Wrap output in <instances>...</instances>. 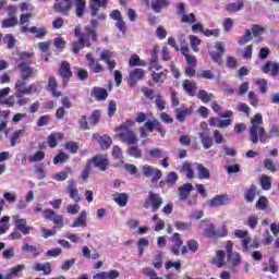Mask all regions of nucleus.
Wrapping results in <instances>:
<instances>
[{
  "label": "nucleus",
  "instance_id": "nucleus-1",
  "mask_svg": "<svg viewBox=\"0 0 279 279\" xmlns=\"http://www.w3.org/2000/svg\"><path fill=\"white\" fill-rule=\"evenodd\" d=\"M267 131L263 128V114L256 113L254 118L251 119V126L248 128V141L253 145H258V143L265 144L267 142Z\"/></svg>",
  "mask_w": 279,
  "mask_h": 279
},
{
  "label": "nucleus",
  "instance_id": "nucleus-2",
  "mask_svg": "<svg viewBox=\"0 0 279 279\" xmlns=\"http://www.w3.org/2000/svg\"><path fill=\"white\" fill-rule=\"evenodd\" d=\"M84 31L86 35H81L77 41L72 43V51L73 53H80L84 47H90V39L94 43H97V31L90 28V26H85Z\"/></svg>",
  "mask_w": 279,
  "mask_h": 279
},
{
  "label": "nucleus",
  "instance_id": "nucleus-3",
  "mask_svg": "<svg viewBox=\"0 0 279 279\" xmlns=\"http://www.w3.org/2000/svg\"><path fill=\"white\" fill-rule=\"evenodd\" d=\"M27 82H29V80L27 78H21L16 81L15 97H23V95H32V93H36V90H38V88L36 87V84H32L28 87H25L27 86Z\"/></svg>",
  "mask_w": 279,
  "mask_h": 279
},
{
  "label": "nucleus",
  "instance_id": "nucleus-4",
  "mask_svg": "<svg viewBox=\"0 0 279 279\" xmlns=\"http://www.w3.org/2000/svg\"><path fill=\"white\" fill-rule=\"evenodd\" d=\"M142 175H144V178H151L150 182L156 184V182L162 180V170L146 163L142 166Z\"/></svg>",
  "mask_w": 279,
  "mask_h": 279
},
{
  "label": "nucleus",
  "instance_id": "nucleus-5",
  "mask_svg": "<svg viewBox=\"0 0 279 279\" xmlns=\"http://www.w3.org/2000/svg\"><path fill=\"white\" fill-rule=\"evenodd\" d=\"M121 130L122 131L119 133V138L122 143H125V145H136L138 143V137L134 131L125 126H121Z\"/></svg>",
  "mask_w": 279,
  "mask_h": 279
},
{
  "label": "nucleus",
  "instance_id": "nucleus-6",
  "mask_svg": "<svg viewBox=\"0 0 279 279\" xmlns=\"http://www.w3.org/2000/svg\"><path fill=\"white\" fill-rule=\"evenodd\" d=\"M232 247H234V243L232 241H228L226 244L228 263H229V265L236 267V265H239V263H241V255L239 253H233Z\"/></svg>",
  "mask_w": 279,
  "mask_h": 279
},
{
  "label": "nucleus",
  "instance_id": "nucleus-7",
  "mask_svg": "<svg viewBox=\"0 0 279 279\" xmlns=\"http://www.w3.org/2000/svg\"><path fill=\"white\" fill-rule=\"evenodd\" d=\"M72 5L73 0H56L53 9L56 12L63 14V16H68L69 12H71Z\"/></svg>",
  "mask_w": 279,
  "mask_h": 279
},
{
  "label": "nucleus",
  "instance_id": "nucleus-8",
  "mask_svg": "<svg viewBox=\"0 0 279 279\" xmlns=\"http://www.w3.org/2000/svg\"><path fill=\"white\" fill-rule=\"evenodd\" d=\"M44 217L49 221H53L58 228H64V218L58 215L53 209L44 210Z\"/></svg>",
  "mask_w": 279,
  "mask_h": 279
},
{
  "label": "nucleus",
  "instance_id": "nucleus-9",
  "mask_svg": "<svg viewBox=\"0 0 279 279\" xmlns=\"http://www.w3.org/2000/svg\"><path fill=\"white\" fill-rule=\"evenodd\" d=\"M13 220L15 222V228L22 234H29L34 230V227H27V220L24 218H21L19 215L13 216Z\"/></svg>",
  "mask_w": 279,
  "mask_h": 279
},
{
  "label": "nucleus",
  "instance_id": "nucleus-10",
  "mask_svg": "<svg viewBox=\"0 0 279 279\" xmlns=\"http://www.w3.org/2000/svg\"><path fill=\"white\" fill-rule=\"evenodd\" d=\"M112 51L110 50L100 51V60H102V62H106L110 73H112V71H114V69L117 68V61L112 59Z\"/></svg>",
  "mask_w": 279,
  "mask_h": 279
},
{
  "label": "nucleus",
  "instance_id": "nucleus-11",
  "mask_svg": "<svg viewBox=\"0 0 279 279\" xmlns=\"http://www.w3.org/2000/svg\"><path fill=\"white\" fill-rule=\"evenodd\" d=\"M230 202V196L228 194L216 195L214 198L207 202L208 206L211 208H219V206H226Z\"/></svg>",
  "mask_w": 279,
  "mask_h": 279
},
{
  "label": "nucleus",
  "instance_id": "nucleus-12",
  "mask_svg": "<svg viewBox=\"0 0 279 279\" xmlns=\"http://www.w3.org/2000/svg\"><path fill=\"white\" fill-rule=\"evenodd\" d=\"M59 74L62 77L63 84H66L69 80L73 77V72H71V64H69L66 61L61 62Z\"/></svg>",
  "mask_w": 279,
  "mask_h": 279
},
{
  "label": "nucleus",
  "instance_id": "nucleus-13",
  "mask_svg": "<svg viewBox=\"0 0 279 279\" xmlns=\"http://www.w3.org/2000/svg\"><path fill=\"white\" fill-rule=\"evenodd\" d=\"M94 166L100 171H106L110 166L108 155H97L93 158Z\"/></svg>",
  "mask_w": 279,
  "mask_h": 279
},
{
  "label": "nucleus",
  "instance_id": "nucleus-14",
  "mask_svg": "<svg viewBox=\"0 0 279 279\" xmlns=\"http://www.w3.org/2000/svg\"><path fill=\"white\" fill-rule=\"evenodd\" d=\"M17 69L21 73L22 80H29V77H34V68L29 66V63L21 62L17 64Z\"/></svg>",
  "mask_w": 279,
  "mask_h": 279
},
{
  "label": "nucleus",
  "instance_id": "nucleus-15",
  "mask_svg": "<svg viewBox=\"0 0 279 279\" xmlns=\"http://www.w3.org/2000/svg\"><path fill=\"white\" fill-rule=\"evenodd\" d=\"M190 114H193V109L189 107L181 106L175 109V119L177 121H180V123H184V121H186V117Z\"/></svg>",
  "mask_w": 279,
  "mask_h": 279
},
{
  "label": "nucleus",
  "instance_id": "nucleus-16",
  "mask_svg": "<svg viewBox=\"0 0 279 279\" xmlns=\"http://www.w3.org/2000/svg\"><path fill=\"white\" fill-rule=\"evenodd\" d=\"M171 241L173 243V245L170 248L172 254H174V256H180V247L184 245V242L182 241L180 233H173Z\"/></svg>",
  "mask_w": 279,
  "mask_h": 279
},
{
  "label": "nucleus",
  "instance_id": "nucleus-17",
  "mask_svg": "<svg viewBox=\"0 0 279 279\" xmlns=\"http://www.w3.org/2000/svg\"><path fill=\"white\" fill-rule=\"evenodd\" d=\"M201 143L204 149H210L213 147V137H210V130L206 129L205 131L198 133Z\"/></svg>",
  "mask_w": 279,
  "mask_h": 279
},
{
  "label": "nucleus",
  "instance_id": "nucleus-18",
  "mask_svg": "<svg viewBox=\"0 0 279 279\" xmlns=\"http://www.w3.org/2000/svg\"><path fill=\"white\" fill-rule=\"evenodd\" d=\"M108 0H90L89 8L92 16H97L100 8H106Z\"/></svg>",
  "mask_w": 279,
  "mask_h": 279
},
{
  "label": "nucleus",
  "instance_id": "nucleus-19",
  "mask_svg": "<svg viewBox=\"0 0 279 279\" xmlns=\"http://www.w3.org/2000/svg\"><path fill=\"white\" fill-rule=\"evenodd\" d=\"M245 7V2L243 0H238L235 2L228 3L225 7L226 12H229V14H235V12H241L243 8Z\"/></svg>",
  "mask_w": 279,
  "mask_h": 279
},
{
  "label": "nucleus",
  "instance_id": "nucleus-20",
  "mask_svg": "<svg viewBox=\"0 0 279 279\" xmlns=\"http://www.w3.org/2000/svg\"><path fill=\"white\" fill-rule=\"evenodd\" d=\"M47 90H50L52 97H62V93L58 90V81L56 80V76L48 77Z\"/></svg>",
  "mask_w": 279,
  "mask_h": 279
},
{
  "label": "nucleus",
  "instance_id": "nucleus-21",
  "mask_svg": "<svg viewBox=\"0 0 279 279\" xmlns=\"http://www.w3.org/2000/svg\"><path fill=\"white\" fill-rule=\"evenodd\" d=\"M149 202H150V206L153 208V213H156L158 210V208H160V206H162V197H160L159 194H156L154 192H149Z\"/></svg>",
  "mask_w": 279,
  "mask_h": 279
},
{
  "label": "nucleus",
  "instance_id": "nucleus-22",
  "mask_svg": "<svg viewBox=\"0 0 279 279\" xmlns=\"http://www.w3.org/2000/svg\"><path fill=\"white\" fill-rule=\"evenodd\" d=\"M143 77H145V71L143 69H135L129 75V85L134 86Z\"/></svg>",
  "mask_w": 279,
  "mask_h": 279
},
{
  "label": "nucleus",
  "instance_id": "nucleus-23",
  "mask_svg": "<svg viewBox=\"0 0 279 279\" xmlns=\"http://www.w3.org/2000/svg\"><path fill=\"white\" fill-rule=\"evenodd\" d=\"M234 235L238 238V239H242V246H243V250L245 252H247V250H250V243L252 241L251 238H247V231H243V230H235L234 231Z\"/></svg>",
  "mask_w": 279,
  "mask_h": 279
},
{
  "label": "nucleus",
  "instance_id": "nucleus-24",
  "mask_svg": "<svg viewBox=\"0 0 279 279\" xmlns=\"http://www.w3.org/2000/svg\"><path fill=\"white\" fill-rule=\"evenodd\" d=\"M195 187L191 183H185L179 187V199H186L191 192L194 191Z\"/></svg>",
  "mask_w": 279,
  "mask_h": 279
},
{
  "label": "nucleus",
  "instance_id": "nucleus-25",
  "mask_svg": "<svg viewBox=\"0 0 279 279\" xmlns=\"http://www.w3.org/2000/svg\"><path fill=\"white\" fill-rule=\"evenodd\" d=\"M183 89L190 97H195V93H197V83L185 80L183 82Z\"/></svg>",
  "mask_w": 279,
  "mask_h": 279
},
{
  "label": "nucleus",
  "instance_id": "nucleus-26",
  "mask_svg": "<svg viewBox=\"0 0 279 279\" xmlns=\"http://www.w3.org/2000/svg\"><path fill=\"white\" fill-rule=\"evenodd\" d=\"M154 12H156L157 14H159V12H162L163 8H169L170 2L169 0H154L150 3Z\"/></svg>",
  "mask_w": 279,
  "mask_h": 279
},
{
  "label": "nucleus",
  "instance_id": "nucleus-27",
  "mask_svg": "<svg viewBox=\"0 0 279 279\" xmlns=\"http://www.w3.org/2000/svg\"><path fill=\"white\" fill-rule=\"evenodd\" d=\"M33 271H44L45 276H49L51 274V264L50 263H35L32 266Z\"/></svg>",
  "mask_w": 279,
  "mask_h": 279
},
{
  "label": "nucleus",
  "instance_id": "nucleus-28",
  "mask_svg": "<svg viewBox=\"0 0 279 279\" xmlns=\"http://www.w3.org/2000/svg\"><path fill=\"white\" fill-rule=\"evenodd\" d=\"M74 5L76 8V16L78 19H82V16H84V13L86 12V0H74Z\"/></svg>",
  "mask_w": 279,
  "mask_h": 279
},
{
  "label": "nucleus",
  "instance_id": "nucleus-29",
  "mask_svg": "<svg viewBox=\"0 0 279 279\" xmlns=\"http://www.w3.org/2000/svg\"><path fill=\"white\" fill-rule=\"evenodd\" d=\"M93 97H95L97 101H105V99H108V90H106V88L95 87L93 89Z\"/></svg>",
  "mask_w": 279,
  "mask_h": 279
},
{
  "label": "nucleus",
  "instance_id": "nucleus-30",
  "mask_svg": "<svg viewBox=\"0 0 279 279\" xmlns=\"http://www.w3.org/2000/svg\"><path fill=\"white\" fill-rule=\"evenodd\" d=\"M264 73H269L271 71V75L276 77L279 75V63H271V62H266L265 66L263 68Z\"/></svg>",
  "mask_w": 279,
  "mask_h": 279
},
{
  "label": "nucleus",
  "instance_id": "nucleus-31",
  "mask_svg": "<svg viewBox=\"0 0 279 279\" xmlns=\"http://www.w3.org/2000/svg\"><path fill=\"white\" fill-rule=\"evenodd\" d=\"M71 228H86V211H82L71 225Z\"/></svg>",
  "mask_w": 279,
  "mask_h": 279
},
{
  "label": "nucleus",
  "instance_id": "nucleus-32",
  "mask_svg": "<svg viewBox=\"0 0 279 279\" xmlns=\"http://www.w3.org/2000/svg\"><path fill=\"white\" fill-rule=\"evenodd\" d=\"M205 235L208 236L209 239L213 236H226V230H223L222 232H219L215 230V225H209L205 229Z\"/></svg>",
  "mask_w": 279,
  "mask_h": 279
},
{
  "label": "nucleus",
  "instance_id": "nucleus-33",
  "mask_svg": "<svg viewBox=\"0 0 279 279\" xmlns=\"http://www.w3.org/2000/svg\"><path fill=\"white\" fill-rule=\"evenodd\" d=\"M75 181H71L70 185L68 186L70 197L74 199V202H82V197H80V193L77 192V189H75Z\"/></svg>",
  "mask_w": 279,
  "mask_h": 279
},
{
  "label": "nucleus",
  "instance_id": "nucleus-34",
  "mask_svg": "<svg viewBox=\"0 0 279 279\" xmlns=\"http://www.w3.org/2000/svg\"><path fill=\"white\" fill-rule=\"evenodd\" d=\"M214 265H216V267H223V265H226V252L217 251L214 257Z\"/></svg>",
  "mask_w": 279,
  "mask_h": 279
},
{
  "label": "nucleus",
  "instance_id": "nucleus-35",
  "mask_svg": "<svg viewBox=\"0 0 279 279\" xmlns=\"http://www.w3.org/2000/svg\"><path fill=\"white\" fill-rule=\"evenodd\" d=\"M64 135L62 133H52L48 136V145L49 147H56L58 145V141H62Z\"/></svg>",
  "mask_w": 279,
  "mask_h": 279
},
{
  "label": "nucleus",
  "instance_id": "nucleus-36",
  "mask_svg": "<svg viewBox=\"0 0 279 279\" xmlns=\"http://www.w3.org/2000/svg\"><path fill=\"white\" fill-rule=\"evenodd\" d=\"M128 194L125 193H119L113 195V201L116 202V204H118V206H121V208H123V206H128Z\"/></svg>",
  "mask_w": 279,
  "mask_h": 279
},
{
  "label": "nucleus",
  "instance_id": "nucleus-37",
  "mask_svg": "<svg viewBox=\"0 0 279 279\" xmlns=\"http://www.w3.org/2000/svg\"><path fill=\"white\" fill-rule=\"evenodd\" d=\"M199 180H210V171L202 163L197 165Z\"/></svg>",
  "mask_w": 279,
  "mask_h": 279
},
{
  "label": "nucleus",
  "instance_id": "nucleus-38",
  "mask_svg": "<svg viewBox=\"0 0 279 279\" xmlns=\"http://www.w3.org/2000/svg\"><path fill=\"white\" fill-rule=\"evenodd\" d=\"M98 143L101 149H110L112 145V138H110L108 135H102L99 137Z\"/></svg>",
  "mask_w": 279,
  "mask_h": 279
},
{
  "label": "nucleus",
  "instance_id": "nucleus-39",
  "mask_svg": "<svg viewBox=\"0 0 279 279\" xmlns=\"http://www.w3.org/2000/svg\"><path fill=\"white\" fill-rule=\"evenodd\" d=\"M182 171L186 173V178L189 180H193V178H195V171L193 170V166H191V162L185 161L183 163Z\"/></svg>",
  "mask_w": 279,
  "mask_h": 279
},
{
  "label": "nucleus",
  "instance_id": "nucleus-40",
  "mask_svg": "<svg viewBox=\"0 0 279 279\" xmlns=\"http://www.w3.org/2000/svg\"><path fill=\"white\" fill-rule=\"evenodd\" d=\"M22 252H28L29 254H33V256H40V250L34 245H31L29 243L23 244Z\"/></svg>",
  "mask_w": 279,
  "mask_h": 279
},
{
  "label": "nucleus",
  "instance_id": "nucleus-41",
  "mask_svg": "<svg viewBox=\"0 0 279 279\" xmlns=\"http://www.w3.org/2000/svg\"><path fill=\"white\" fill-rule=\"evenodd\" d=\"M198 99H201V101H203V104H208V101H213V99H215V96L204 89L198 92L197 95Z\"/></svg>",
  "mask_w": 279,
  "mask_h": 279
},
{
  "label": "nucleus",
  "instance_id": "nucleus-42",
  "mask_svg": "<svg viewBox=\"0 0 279 279\" xmlns=\"http://www.w3.org/2000/svg\"><path fill=\"white\" fill-rule=\"evenodd\" d=\"M254 38V36L252 35V31L251 29H246L245 34L239 38L238 40V45H247V43H251V40Z\"/></svg>",
  "mask_w": 279,
  "mask_h": 279
},
{
  "label": "nucleus",
  "instance_id": "nucleus-43",
  "mask_svg": "<svg viewBox=\"0 0 279 279\" xmlns=\"http://www.w3.org/2000/svg\"><path fill=\"white\" fill-rule=\"evenodd\" d=\"M25 134V129L16 130L13 135L11 136V147H14L16 143H19V138L23 137Z\"/></svg>",
  "mask_w": 279,
  "mask_h": 279
},
{
  "label": "nucleus",
  "instance_id": "nucleus-44",
  "mask_svg": "<svg viewBox=\"0 0 279 279\" xmlns=\"http://www.w3.org/2000/svg\"><path fill=\"white\" fill-rule=\"evenodd\" d=\"M199 45H202V40L197 38L195 35L190 36V46L192 47L193 51L196 53L199 52Z\"/></svg>",
  "mask_w": 279,
  "mask_h": 279
},
{
  "label": "nucleus",
  "instance_id": "nucleus-45",
  "mask_svg": "<svg viewBox=\"0 0 279 279\" xmlns=\"http://www.w3.org/2000/svg\"><path fill=\"white\" fill-rule=\"evenodd\" d=\"M128 156L132 158H143V151L136 146H131L128 150Z\"/></svg>",
  "mask_w": 279,
  "mask_h": 279
},
{
  "label": "nucleus",
  "instance_id": "nucleus-46",
  "mask_svg": "<svg viewBox=\"0 0 279 279\" xmlns=\"http://www.w3.org/2000/svg\"><path fill=\"white\" fill-rule=\"evenodd\" d=\"M99 119H101V111L95 110L88 118V121H89L90 125H97L99 123Z\"/></svg>",
  "mask_w": 279,
  "mask_h": 279
},
{
  "label": "nucleus",
  "instance_id": "nucleus-47",
  "mask_svg": "<svg viewBox=\"0 0 279 279\" xmlns=\"http://www.w3.org/2000/svg\"><path fill=\"white\" fill-rule=\"evenodd\" d=\"M256 197V186L252 185L245 193L244 195V199H246V202H254Z\"/></svg>",
  "mask_w": 279,
  "mask_h": 279
},
{
  "label": "nucleus",
  "instance_id": "nucleus-48",
  "mask_svg": "<svg viewBox=\"0 0 279 279\" xmlns=\"http://www.w3.org/2000/svg\"><path fill=\"white\" fill-rule=\"evenodd\" d=\"M28 32H31V34H35L36 38H44V36L47 35V29L45 28H38L36 26H32Z\"/></svg>",
  "mask_w": 279,
  "mask_h": 279
},
{
  "label": "nucleus",
  "instance_id": "nucleus-49",
  "mask_svg": "<svg viewBox=\"0 0 279 279\" xmlns=\"http://www.w3.org/2000/svg\"><path fill=\"white\" fill-rule=\"evenodd\" d=\"M260 184H262L263 191H269V189H271V178L265 174L262 175Z\"/></svg>",
  "mask_w": 279,
  "mask_h": 279
},
{
  "label": "nucleus",
  "instance_id": "nucleus-50",
  "mask_svg": "<svg viewBox=\"0 0 279 279\" xmlns=\"http://www.w3.org/2000/svg\"><path fill=\"white\" fill-rule=\"evenodd\" d=\"M69 160V155L60 151L54 158H53V165H62V162H66Z\"/></svg>",
  "mask_w": 279,
  "mask_h": 279
},
{
  "label": "nucleus",
  "instance_id": "nucleus-51",
  "mask_svg": "<svg viewBox=\"0 0 279 279\" xmlns=\"http://www.w3.org/2000/svg\"><path fill=\"white\" fill-rule=\"evenodd\" d=\"M251 34H253L254 38H258L260 34H265V27L254 24L251 29Z\"/></svg>",
  "mask_w": 279,
  "mask_h": 279
},
{
  "label": "nucleus",
  "instance_id": "nucleus-52",
  "mask_svg": "<svg viewBox=\"0 0 279 279\" xmlns=\"http://www.w3.org/2000/svg\"><path fill=\"white\" fill-rule=\"evenodd\" d=\"M159 126H160V121L158 120L147 121L144 124V128L147 129V132H154V128L157 129Z\"/></svg>",
  "mask_w": 279,
  "mask_h": 279
},
{
  "label": "nucleus",
  "instance_id": "nucleus-53",
  "mask_svg": "<svg viewBox=\"0 0 279 279\" xmlns=\"http://www.w3.org/2000/svg\"><path fill=\"white\" fill-rule=\"evenodd\" d=\"M222 56L223 54H221V52H217V51L210 52L211 60H214V62H216V64H218L219 66H221V64H223Z\"/></svg>",
  "mask_w": 279,
  "mask_h": 279
},
{
  "label": "nucleus",
  "instance_id": "nucleus-54",
  "mask_svg": "<svg viewBox=\"0 0 279 279\" xmlns=\"http://www.w3.org/2000/svg\"><path fill=\"white\" fill-rule=\"evenodd\" d=\"M14 25H19V19L16 17H9L2 21V27H14Z\"/></svg>",
  "mask_w": 279,
  "mask_h": 279
},
{
  "label": "nucleus",
  "instance_id": "nucleus-55",
  "mask_svg": "<svg viewBox=\"0 0 279 279\" xmlns=\"http://www.w3.org/2000/svg\"><path fill=\"white\" fill-rule=\"evenodd\" d=\"M40 160H45V153L43 151H37L28 158V162H40Z\"/></svg>",
  "mask_w": 279,
  "mask_h": 279
},
{
  "label": "nucleus",
  "instance_id": "nucleus-56",
  "mask_svg": "<svg viewBox=\"0 0 279 279\" xmlns=\"http://www.w3.org/2000/svg\"><path fill=\"white\" fill-rule=\"evenodd\" d=\"M178 179H179V177H178L177 172L168 173V175L166 178L168 186H173V184H175Z\"/></svg>",
  "mask_w": 279,
  "mask_h": 279
},
{
  "label": "nucleus",
  "instance_id": "nucleus-57",
  "mask_svg": "<svg viewBox=\"0 0 279 279\" xmlns=\"http://www.w3.org/2000/svg\"><path fill=\"white\" fill-rule=\"evenodd\" d=\"M268 199L265 196H260L256 203V208H258L259 210H265V208H267V204H268Z\"/></svg>",
  "mask_w": 279,
  "mask_h": 279
},
{
  "label": "nucleus",
  "instance_id": "nucleus-58",
  "mask_svg": "<svg viewBox=\"0 0 279 279\" xmlns=\"http://www.w3.org/2000/svg\"><path fill=\"white\" fill-rule=\"evenodd\" d=\"M153 266L155 269H160V267H162V253L155 255L153 259Z\"/></svg>",
  "mask_w": 279,
  "mask_h": 279
},
{
  "label": "nucleus",
  "instance_id": "nucleus-59",
  "mask_svg": "<svg viewBox=\"0 0 279 279\" xmlns=\"http://www.w3.org/2000/svg\"><path fill=\"white\" fill-rule=\"evenodd\" d=\"M112 156L116 158V160H123V150H121V147L113 146Z\"/></svg>",
  "mask_w": 279,
  "mask_h": 279
},
{
  "label": "nucleus",
  "instance_id": "nucleus-60",
  "mask_svg": "<svg viewBox=\"0 0 279 279\" xmlns=\"http://www.w3.org/2000/svg\"><path fill=\"white\" fill-rule=\"evenodd\" d=\"M181 21L182 23H197V20L195 19V14L193 13H190V14L183 13Z\"/></svg>",
  "mask_w": 279,
  "mask_h": 279
},
{
  "label": "nucleus",
  "instance_id": "nucleus-61",
  "mask_svg": "<svg viewBox=\"0 0 279 279\" xmlns=\"http://www.w3.org/2000/svg\"><path fill=\"white\" fill-rule=\"evenodd\" d=\"M153 158H165V151L160 148H154L149 151Z\"/></svg>",
  "mask_w": 279,
  "mask_h": 279
},
{
  "label": "nucleus",
  "instance_id": "nucleus-62",
  "mask_svg": "<svg viewBox=\"0 0 279 279\" xmlns=\"http://www.w3.org/2000/svg\"><path fill=\"white\" fill-rule=\"evenodd\" d=\"M256 84L259 87L260 93H263V95H265V93H267V80L259 78V80H257Z\"/></svg>",
  "mask_w": 279,
  "mask_h": 279
},
{
  "label": "nucleus",
  "instance_id": "nucleus-63",
  "mask_svg": "<svg viewBox=\"0 0 279 279\" xmlns=\"http://www.w3.org/2000/svg\"><path fill=\"white\" fill-rule=\"evenodd\" d=\"M141 57H138L137 54H133L129 60L130 66H141Z\"/></svg>",
  "mask_w": 279,
  "mask_h": 279
},
{
  "label": "nucleus",
  "instance_id": "nucleus-64",
  "mask_svg": "<svg viewBox=\"0 0 279 279\" xmlns=\"http://www.w3.org/2000/svg\"><path fill=\"white\" fill-rule=\"evenodd\" d=\"M267 141H269V138L279 137V128L272 126L269 133H267Z\"/></svg>",
  "mask_w": 279,
  "mask_h": 279
}]
</instances>
